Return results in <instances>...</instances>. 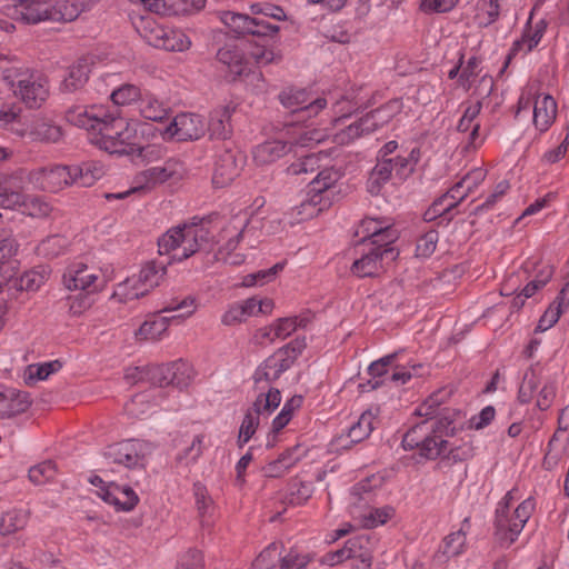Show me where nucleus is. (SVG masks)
I'll use <instances>...</instances> for the list:
<instances>
[{
    "mask_svg": "<svg viewBox=\"0 0 569 569\" xmlns=\"http://www.w3.org/2000/svg\"><path fill=\"white\" fill-rule=\"evenodd\" d=\"M66 120L78 128L97 132L93 142L109 153L126 154L150 161L160 156L157 146L140 147L128 142L131 130L120 111L108 110L103 106H72L67 109Z\"/></svg>",
    "mask_w": 569,
    "mask_h": 569,
    "instance_id": "f257e3e1",
    "label": "nucleus"
},
{
    "mask_svg": "<svg viewBox=\"0 0 569 569\" xmlns=\"http://www.w3.org/2000/svg\"><path fill=\"white\" fill-rule=\"evenodd\" d=\"M209 217H192L189 221L169 229L158 240L160 254H168L173 250L181 249L170 259L183 261L197 252L210 253L214 246V234L206 227Z\"/></svg>",
    "mask_w": 569,
    "mask_h": 569,
    "instance_id": "f03ea898",
    "label": "nucleus"
},
{
    "mask_svg": "<svg viewBox=\"0 0 569 569\" xmlns=\"http://www.w3.org/2000/svg\"><path fill=\"white\" fill-rule=\"evenodd\" d=\"M0 79L28 108L41 107L49 96L48 81L28 68L10 64L0 58Z\"/></svg>",
    "mask_w": 569,
    "mask_h": 569,
    "instance_id": "7ed1b4c3",
    "label": "nucleus"
},
{
    "mask_svg": "<svg viewBox=\"0 0 569 569\" xmlns=\"http://www.w3.org/2000/svg\"><path fill=\"white\" fill-rule=\"evenodd\" d=\"M306 347V338L297 337L279 348L256 369L252 377L256 387L261 389V392H264L266 387L268 389L271 388L270 383L279 379L284 371L291 368Z\"/></svg>",
    "mask_w": 569,
    "mask_h": 569,
    "instance_id": "20e7f679",
    "label": "nucleus"
},
{
    "mask_svg": "<svg viewBox=\"0 0 569 569\" xmlns=\"http://www.w3.org/2000/svg\"><path fill=\"white\" fill-rule=\"evenodd\" d=\"M281 393L277 388H269L267 392H260L252 407L249 408L243 417L239 429L237 443L242 448L256 433L260 425L261 417L270 416L280 405Z\"/></svg>",
    "mask_w": 569,
    "mask_h": 569,
    "instance_id": "39448f33",
    "label": "nucleus"
},
{
    "mask_svg": "<svg viewBox=\"0 0 569 569\" xmlns=\"http://www.w3.org/2000/svg\"><path fill=\"white\" fill-rule=\"evenodd\" d=\"M429 421L422 420L421 422L412 426L402 437V447L405 450H412L418 448L420 455L427 459H437L443 455L448 440H439L430 437Z\"/></svg>",
    "mask_w": 569,
    "mask_h": 569,
    "instance_id": "423d86ee",
    "label": "nucleus"
},
{
    "mask_svg": "<svg viewBox=\"0 0 569 569\" xmlns=\"http://www.w3.org/2000/svg\"><path fill=\"white\" fill-rule=\"evenodd\" d=\"M62 281L68 290L96 293L104 287V280L99 271L88 264L77 261L67 267Z\"/></svg>",
    "mask_w": 569,
    "mask_h": 569,
    "instance_id": "0eeeda50",
    "label": "nucleus"
},
{
    "mask_svg": "<svg viewBox=\"0 0 569 569\" xmlns=\"http://www.w3.org/2000/svg\"><path fill=\"white\" fill-rule=\"evenodd\" d=\"M279 100L299 121L317 116L327 106V100L323 98L309 100L308 93L303 89L284 90L279 94Z\"/></svg>",
    "mask_w": 569,
    "mask_h": 569,
    "instance_id": "6e6552de",
    "label": "nucleus"
},
{
    "mask_svg": "<svg viewBox=\"0 0 569 569\" xmlns=\"http://www.w3.org/2000/svg\"><path fill=\"white\" fill-rule=\"evenodd\" d=\"M171 259L167 262L150 261L146 263L139 272L137 281L128 279L121 287L127 290L132 282V291L126 292L129 298H140L146 296L151 289L159 286L160 281L167 273V266L171 263Z\"/></svg>",
    "mask_w": 569,
    "mask_h": 569,
    "instance_id": "1a4fd4ad",
    "label": "nucleus"
},
{
    "mask_svg": "<svg viewBox=\"0 0 569 569\" xmlns=\"http://www.w3.org/2000/svg\"><path fill=\"white\" fill-rule=\"evenodd\" d=\"M206 123L201 116L196 113H180L166 127L164 139L178 141L197 140L204 134Z\"/></svg>",
    "mask_w": 569,
    "mask_h": 569,
    "instance_id": "9d476101",
    "label": "nucleus"
},
{
    "mask_svg": "<svg viewBox=\"0 0 569 569\" xmlns=\"http://www.w3.org/2000/svg\"><path fill=\"white\" fill-rule=\"evenodd\" d=\"M280 28L277 24L269 23L264 19L252 18L249 36L256 38L253 48L250 51L251 57L259 64H267L273 60V52L268 49L269 40L273 38Z\"/></svg>",
    "mask_w": 569,
    "mask_h": 569,
    "instance_id": "9b49d317",
    "label": "nucleus"
},
{
    "mask_svg": "<svg viewBox=\"0 0 569 569\" xmlns=\"http://www.w3.org/2000/svg\"><path fill=\"white\" fill-rule=\"evenodd\" d=\"M103 456L111 463L134 468L142 463L143 443L134 439L117 442L107 447Z\"/></svg>",
    "mask_w": 569,
    "mask_h": 569,
    "instance_id": "f8f14e48",
    "label": "nucleus"
},
{
    "mask_svg": "<svg viewBox=\"0 0 569 569\" xmlns=\"http://www.w3.org/2000/svg\"><path fill=\"white\" fill-rule=\"evenodd\" d=\"M398 254L399 251L396 248L370 247L353 262L351 271L361 278L372 277L382 268L383 261H395Z\"/></svg>",
    "mask_w": 569,
    "mask_h": 569,
    "instance_id": "ddd939ff",
    "label": "nucleus"
},
{
    "mask_svg": "<svg viewBox=\"0 0 569 569\" xmlns=\"http://www.w3.org/2000/svg\"><path fill=\"white\" fill-rule=\"evenodd\" d=\"M260 228H262L261 218L258 214H251L250 217H247V214L233 217L224 228V232H234V236L230 237L226 244L218 250L214 254V259L219 260L223 253H231L247 233Z\"/></svg>",
    "mask_w": 569,
    "mask_h": 569,
    "instance_id": "4468645a",
    "label": "nucleus"
},
{
    "mask_svg": "<svg viewBox=\"0 0 569 569\" xmlns=\"http://www.w3.org/2000/svg\"><path fill=\"white\" fill-rule=\"evenodd\" d=\"M34 179L42 190L58 192L64 187L76 183L73 166L54 164L40 168Z\"/></svg>",
    "mask_w": 569,
    "mask_h": 569,
    "instance_id": "2eb2a0df",
    "label": "nucleus"
},
{
    "mask_svg": "<svg viewBox=\"0 0 569 569\" xmlns=\"http://www.w3.org/2000/svg\"><path fill=\"white\" fill-rule=\"evenodd\" d=\"M183 166L177 159H169L162 167H152L143 170L136 177L137 186L132 191L137 189H150L158 183L166 182L171 178H180L182 176Z\"/></svg>",
    "mask_w": 569,
    "mask_h": 569,
    "instance_id": "dca6fc26",
    "label": "nucleus"
},
{
    "mask_svg": "<svg viewBox=\"0 0 569 569\" xmlns=\"http://www.w3.org/2000/svg\"><path fill=\"white\" fill-rule=\"evenodd\" d=\"M231 142H224L221 151L216 154L212 182L222 188L229 184L239 173L236 153Z\"/></svg>",
    "mask_w": 569,
    "mask_h": 569,
    "instance_id": "f3484780",
    "label": "nucleus"
},
{
    "mask_svg": "<svg viewBox=\"0 0 569 569\" xmlns=\"http://www.w3.org/2000/svg\"><path fill=\"white\" fill-rule=\"evenodd\" d=\"M12 18L27 24L49 21L51 0H13Z\"/></svg>",
    "mask_w": 569,
    "mask_h": 569,
    "instance_id": "a211bd4d",
    "label": "nucleus"
},
{
    "mask_svg": "<svg viewBox=\"0 0 569 569\" xmlns=\"http://www.w3.org/2000/svg\"><path fill=\"white\" fill-rule=\"evenodd\" d=\"M216 57L217 61L224 67L226 77L230 81H236L239 77L246 74L248 63L242 50L237 44L226 43L218 50Z\"/></svg>",
    "mask_w": 569,
    "mask_h": 569,
    "instance_id": "6ab92c4d",
    "label": "nucleus"
},
{
    "mask_svg": "<svg viewBox=\"0 0 569 569\" xmlns=\"http://www.w3.org/2000/svg\"><path fill=\"white\" fill-rule=\"evenodd\" d=\"M99 497L120 511H131L139 502L138 495L129 486H120L114 482L102 487Z\"/></svg>",
    "mask_w": 569,
    "mask_h": 569,
    "instance_id": "aec40b11",
    "label": "nucleus"
},
{
    "mask_svg": "<svg viewBox=\"0 0 569 569\" xmlns=\"http://www.w3.org/2000/svg\"><path fill=\"white\" fill-rule=\"evenodd\" d=\"M30 405L27 392L0 386V419H10L23 413Z\"/></svg>",
    "mask_w": 569,
    "mask_h": 569,
    "instance_id": "412c9836",
    "label": "nucleus"
},
{
    "mask_svg": "<svg viewBox=\"0 0 569 569\" xmlns=\"http://www.w3.org/2000/svg\"><path fill=\"white\" fill-rule=\"evenodd\" d=\"M340 179V173L333 168H325L309 183V192L311 197L301 202L302 208L307 206H318L322 201L321 194L329 190Z\"/></svg>",
    "mask_w": 569,
    "mask_h": 569,
    "instance_id": "4be33fe9",
    "label": "nucleus"
},
{
    "mask_svg": "<svg viewBox=\"0 0 569 569\" xmlns=\"http://www.w3.org/2000/svg\"><path fill=\"white\" fill-rule=\"evenodd\" d=\"M397 358V353H390L370 363L368 373L373 378L387 379V381L397 386L405 385L411 379V372L405 368L389 373L388 367Z\"/></svg>",
    "mask_w": 569,
    "mask_h": 569,
    "instance_id": "5701e85b",
    "label": "nucleus"
},
{
    "mask_svg": "<svg viewBox=\"0 0 569 569\" xmlns=\"http://www.w3.org/2000/svg\"><path fill=\"white\" fill-rule=\"evenodd\" d=\"M292 142L282 140H271L254 147L253 160L259 166H267L276 162L278 159L290 152Z\"/></svg>",
    "mask_w": 569,
    "mask_h": 569,
    "instance_id": "b1692460",
    "label": "nucleus"
},
{
    "mask_svg": "<svg viewBox=\"0 0 569 569\" xmlns=\"http://www.w3.org/2000/svg\"><path fill=\"white\" fill-rule=\"evenodd\" d=\"M348 559H358L361 567L358 569H369L372 563L371 537L362 533L348 539L345 543Z\"/></svg>",
    "mask_w": 569,
    "mask_h": 569,
    "instance_id": "393cba45",
    "label": "nucleus"
},
{
    "mask_svg": "<svg viewBox=\"0 0 569 569\" xmlns=\"http://www.w3.org/2000/svg\"><path fill=\"white\" fill-rule=\"evenodd\" d=\"M233 110V108L224 106L214 109L210 113L208 131L211 139L222 140L223 143L227 142V140L230 138L232 133L230 119Z\"/></svg>",
    "mask_w": 569,
    "mask_h": 569,
    "instance_id": "a878e982",
    "label": "nucleus"
},
{
    "mask_svg": "<svg viewBox=\"0 0 569 569\" xmlns=\"http://www.w3.org/2000/svg\"><path fill=\"white\" fill-rule=\"evenodd\" d=\"M91 72L90 63L87 59H80L69 67L67 76L63 78L60 90L66 93L77 92L82 89L89 80Z\"/></svg>",
    "mask_w": 569,
    "mask_h": 569,
    "instance_id": "bb28decb",
    "label": "nucleus"
},
{
    "mask_svg": "<svg viewBox=\"0 0 569 569\" xmlns=\"http://www.w3.org/2000/svg\"><path fill=\"white\" fill-rule=\"evenodd\" d=\"M86 8L84 0H58L51 1L49 21L70 22L76 20Z\"/></svg>",
    "mask_w": 569,
    "mask_h": 569,
    "instance_id": "cd10ccee",
    "label": "nucleus"
},
{
    "mask_svg": "<svg viewBox=\"0 0 569 569\" xmlns=\"http://www.w3.org/2000/svg\"><path fill=\"white\" fill-rule=\"evenodd\" d=\"M392 172V160L377 159V163L372 168L367 180V191L372 196L379 194L382 186H385L391 179Z\"/></svg>",
    "mask_w": 569,
    "mask_h": 569,
    "instance_id": "c85d7f7f",
    "label": "nucleus"
},
{
    "mask_svg": "<svg viewBox=\"0 0 569 569\" xmlns=\"http://www.w3.org/2000/svg\"><path fill=\"white\" fill-rule=\"evenodd\" d=\"M466 533L460 529L445 537L440 549L435 555V561L445 563L450 558L459 556L463 551Z\"/></svg>",
    "mask_w": 569,
    "mask_h": 569,
    "instance_id": "c756f323",
    "label": "nucleus"
},
{
    "mask_svg": "<svg viewBox=\"0 0 569 569\" xmlns=\"http://www.w3.org/2000/svg\"><path fill=\"white\" fill-rule=\"evenodd\" d=\"M557 103L551 96L537 100L533 109V123L537 129L545 131L556 119Z\"/></svg>",
    "mask_w": 569,
    "mask_h": 569,
    "instance_id": "7c9ffc66",
    "label": "nucleus"
},
{
    "mask_svg": "<svg viewBox=\"0 0 569 569\" xmlns=\"http://www.w3.org/2000/svg\"><path fill=\"white\" fill-rule=\"evenodd\" d=\"M17 179L6 177L0 182V207L4 209H14L27 204V197L14 184Z\"/></svg>",
    "mask_w": 569,
    "mask_h": 569,
    "instance_id": "2f4dec72",
    "label": "nucleus"
},
{
    "mask_svg": "<svg viewBox=\"0 0 569 569\" xmlns=\"http://www.w3.org/2000/svg\"><path fill=\"white\" fill-rule=\"evenodd\" d=\"M139 110L143 118L160 122L168 116V109L150 92H142L139 100Z\"/></svg>",
    "mask_w": 569,
    "mask_h": 569,
    "instance_id": "473e14b6",
    "label": "nucleus"
},
{
    "mask_svg": "<svg viewBox=\"0 0 569 569\" xmlns=\"http://www.w3.org/2000/svg\"><path fill=\"white\" fill-rule=\"evenodd\" d=\"M476 9V23L480 28H487L499 19L500 0H478Z\"/></svg>",
    "mask_w": 569,
    "mask_h": 569,
    "instance_id": "72a5a7b5",
    "label": "nucleus"
},
{
    "mask_svg": "<svg viewBox=\"0 0 569 569\" xmlns=\"http://www.w3.org/2000/svg\"><path fill=\"white\" fill-rule=\"evenodd\" d=\"M375 419L376 417L370 410L362 412L358 421L352 423L348 430L347 437L350 439V442L359 443L367 439L375 429Z\"/></svg>",
    "mask_w": 569,
    "mask_h": 569,
    "instance_id": "f704fd0d",
    "label": "nucleus"
},
{
    "mask_svg": "<svg viewBox=\"0 0 569 569\" xmlns=\"http://www.w3.org/2000/svg\"><path fill=\"white\" fill-rule=\"evenodd\" d=\"M103 167L100 163L90 161L80 166H73L76 183L81 187H90L103 176Z\"/></svg>",
    "mask_w": 569,
    "mask_h": 569,
    "instance_id": "c9c22d12",
    "label": "nucleus"
},
{
    "mask_svg": "<svg viewBox=\"0 0 569 569\" xmlns=\"http://www.w3.org/2000/svg\"><path fill=\"white\" fill-rule=\"evenodd\" d=\"M566 300V288H562L556 300L549 306V308L545 311V313L539 319V322L536 327V332H543L550 329L558 320L562 312V307Z\"/></svg>",
    "mask_w": 569,
    "mask_h": 569,
    "instance_id": "e433bc0d",
    "label": "nucleus"
},
{
    "mask_svg": "<svg viewBox=\"0 0 569 569\" xmlns=\"http://www.w3.org/2000/svg\"><path fill=\"white\" fill-rule=\"evenodd\" d=\"M220 20L238 37L249 36L252 17L232 11H223L220 14Z\"/></svg>",
    "mask_w": 569,
    "mask_h": 569,
    "instance_id": "4c0bfd02",
    "label": "nucleus"
},
{
    "mask_svg": "<svg viewBox=\"0 0 569 569\" xmlns=\"http://www.w3.org/2000/svg\"><path fill=\"white\" fill-rule=\"evenodd\" d=\"M167 365L170 372V386L177 387L179 389L188 387L193 377L192 367L183 360H177Z\"/></svg>",
    "mask_w": 569,
    "mask_h": 569,
    "instance_id": "58836bf2",
    "label": "nucleus"
},
{
    "mask_svg": "<svg viewBox=\"0 0 569 569\" xmlns=\"http://www.w3.org/2000/svg\"><path fill=\"white\" fill-rule=\"evenodd\" d=\"M28 522V512L13 509L2 515L0 519V533L7 536L23 529Z\"/></svg>",
    "mask_w": 569,
    "mask_h": 569,
    "instance_id": "ea45409f",
    "label": "nucleus"
},
{
    "mask_svg": "<svg viewBox=\"0 0 569 569\" xmlns=\"http://www.w3.org/2000/svg\"><path fill=\"white\" fill-rule=\"evenodd\" d=\"M30 136L32 140L36 141L56 143L61 139L62 131L59 126L46 121H38L33 124Z\"/></svg>",
    "mask_w": 569,
    "mask_h": 569,
    "instance_id": "a19ab883",
    "label": "nucleus"
},
{
    "mask_svg": "<svg viewBox=\"0 0 569 569\" xmlns=\"http://www.w3.org/2000/svg\"><path fill=\"white\" fill-rule=\"evenodd\" d=\"M535 508L533 501L531 499H527L522 501L515 510L513 512V521H512V528H511V538H508V546L515 542L518 535L523 529L526 522L531 516V512Z\"/></svg>",
    "mask_w": 569,
    "mask_h": 569,
    "instance_id": "79ce46f5",
    "label": "nucleus"
},
{
    "mask_svg": "<svg viewBox=\"0 0 569 569\" xmlns=\"http://www.w3.org/2000/svg\"><path fill=\"white\" fill-rule=\"evenodd\" d=\"M313 490L312 482L295 479L289 485L286 501L293 506L303 505L312 496Z\"/></svg>",
    "mask_w": 569,
    "mask_h": 569,
    "instance_id": "37998d69",
    "label": "nucleus"
},
{
    "mask_svg": "<svg viewBox=\"0 0 569 569\" xmlns=\"http://www.w3.org/2000/svg\"><path fill=\"white\" fill-rule=\"evenodd\" d=\"M443 459H448L453 463L466 461L473 457V447L470 441H453L449 442L443 455L440 456Z\"/></svg>",
    "mask_w": 569,
    "mask_h": 569,
    "instance_id": "c03bdc74",
    "label": "nucleus"
},
{
    "mask_svg": "<svg viewBox=\"0 0 569 569\" xmlns=\"http://www.w3.org/2000/svg\"><path fill=\"white\" fill-rule=\"evenodd\" d=\"M284 268V262H278L269 269L259 270L253 273H249L242 279V287H254L263 286L277 277V274Z\"/></svg>",
    "mask_w": 569,
    "mask_h": 569,
    "instance_id": "a18cd8bd",
    "label": "nucleus"
},
{
    "mask_svg": "<svg viewBox=\"0 0 569 569\" xmlns=\"http://www.w3.org/2000/svg\"><path fill=\"white\" fill-rule=\"evenodd\" d=\"M388 222L380 219L375 218H365L361 220L359 229L357 230L356 234H362V238L360 240L361 243H366L369 241V243L372 241V239H379V234H383V227Z\"/></svg>",
    "mask_w": 569,
    "mask_h": 569,
    "instance_id": "49530a36",
    "label": "nucleus"
},
{
    "mask_svg": "<svg viewBox=\"0 0 569 569\" xmlns=\"http://www.w3.org/2000/svg\"><path fill=\"white\" fill-rule=\"evenodd\" d=\"M540 383L538 373L533 368H529L522 378V382L518 391V400L521 403H529L533 398L537 387Z\"/></svg>",
    "mask_w": 569,
    "mask_h": 569,
    "instance_id": "de8ad7c7",
    "label": "nucleus"
},
{
    "mask_svg": "<svg viewBox=\"0 0 569 569\" xmlns=\"http://www.w3.org/2000/svg\"><path fill=\"white\" fill-rule=\"evenodd\" d=\"M486 178V171L482 168H475L461 178L456 184L455 190L463 189L459 200H463L471 193Z\"/></svg>",
    "mask_w": 569,
    "mask_h": 569,
    "instance_id": "09e8293b",
    "label": "nucleus"
},
{
    "mask_svg": "<svg viewBox=\"0 0 569 569\" xmlns=\"http://www.w3.org/2000/svg\"><path fill=\"white\" fill-rule=\"evenodd\" d=\"M57 473V467L53 461L47 460L29 469L28 477L34 485H43L53 480Z\"/></svg>",
    "mask_w": 569,
    "mask_h": 569,
    "instance_id": "8fccbe9b",
    "label": "nucleus"
},
{
    "mask_svg": "<svg viewBox=\"0 0 569 569\" xmlns=\"http://www.w3.org/2000/svg\"><path fill=\"white\" fill-rule=\"evenodd\" d=\"M141 94L142 91L139 87L131 83H124L114 89L111 92L110 98L116 106H126L140 100Z\"/></svg>",
    "mask_w": 569,
    "mask_h": 569,
    "instance_id": "3c124183",
    "label": "nucleus"
},
{
    "mask_svg": "<svg viewBox=\"0 0 569 569\" xmlns=\"http://www.w3.org/2000/svg\"><path fill=\"white\" fill-rule=\"evenodd\" d=\"M419 152L413 149L408 156H397L392 158L393 172L399 179L409 177L418 162Z\"/></svg>",
    "mask_w": 569,
    "mask_h": 569,
    "instance_id": "603ef678",
    "label": "nucleus"
},
{
    "mask_svg": "<svg viewBox=\"0 0 569 569\" xmlns=\"http://www.w3.org/2000/svg\"><path fill=\"white\" fill-rule=\"evenodd\" d=\"M61 368L62 362L60 360H52L49 362L29 366L27 382L30 383L31 381L36 380H44L50 375L58 372Z\"/></svg>",
    "mask_w": 569,
    "mask_h": 569,
    "instance_id": "864d4df0",
    "label": "nucleus"
},
{
    "mask_svg": "<svg viewBox=\"0 0 569 569\" xmlns=\"http://www.w3.org/2000/svg\"><path fill=\"white\" fill-rule=\"evenodd\" d=\"M427 420L429 421V433L431 438L446 440L445 437L453 436L456 428L447 416Z\"/></svg>",
    "mask_w": 569,
    "mask_h": 569,
    "instance_id": "5fc2aeb1",
    "label": "nucleus"
},
{
    "mask_svg": "<svg viewBox=\"0 0 569 569\" xmlns=\"http://www.w3.org/2000/svg\"><path fill=\"white\" fill-rule=\"evenodd\" d=\"M481 60L478 57H471L468 59L466 66L459 74L458 83L465 91H469L479 76V64Z\"/></svg>",
    "mask_w": 569,
    "mask_h": 569,
    "instance_id": "6e6d98bb",
    "label": "nucleus"
},
{
    "mask_svg": "<svg viewBox=\"0 0 569 569\" xmlns=\"http://www.w3.org/2000/svg\"><path fill=\"white\" fill-rule=\"evenodd\" d=\"M513 518H509L508 511L505 510V507H498L496 510V536L501 542L508 545V538H511V528H512Z\"/></svg>",
    "mask_w": 569,
    "mask_h": 569,
    "instance_id": "4d7b16f0",
    "label": "nucleus"
},
{
    "mask_svg": "<svg viewBox=\"0 0 569 569\" xmlns=\"http://www.w3.org/2000/svg\"><path fill=\"white\" fill-rule=\"evenodd\" d=\"M191 46L190 39L180 30L170 32V38L166 41L158 42L156 40V48L163 49L167 51H184Z\"/></svg>",
    "mask_w": 569,
    "mask_h": 569,
    "instance_id": "13d9d810",
    "label": "nucleus"
},
{
    "mask_svg": "<svg viewBox=\"0 0 569 569\" xmlns=\"http://www.w3.org/2000/svg\"><path fill=\"white\" fill-rule=\"evenodd\" d=\"M320 168L319 157L316 153L302 156L298 161L292 162L288 168V173L298 176L301 173L315 172Z\"/></svg>",
    "mask_w": 569,
    "mask_h": 569,
    "instance_id": "bf43d9fd",
    "label": "nucleus"
},
{
    "mask_svg": "<svg viewBox=\"0 0 569 569\" xmlns=\"http://www.w3.org/2000/svg\"><path fill=\"white\" fill-rule=\"evenodd\" d=\"M93 293L82 292L67 298L68 310L72 316H80L93 303Z\"/></svg>",
    "mask_w": 569,
    "mask_h": 569,
    "instance_id": "052dcab7",
    "label": "nucleus"
},
{
    "mask_svg": "<svg viewBox=\"0 0 569 569\" xmlns=\"http://www.w3.org/2000/svg\"><path fill=\"white\" fill-rule=\"evenodd\" d=\"M168 322V317H161L153 321H144L139 328V335L143 336L144 339H159L160 336L167 330Z\"/></svg>",
    "mask_w": 569,
    "mask_h": 569,
    "instance_id": "680f3d73",
    "label": "nucleus"
},
{
    "mask_svg": "<svg viewBox=\"0 0 569 569\" xmlns=\"http://www.w3.org/2000/svg\"><path fill=\"white\" fill-rule=\"evenodd\" d=\"M278 552V545L276 542L270 543L264 548L252 562L253 569H272L276 566Z\"/></svg>",
    "mask_w": 569,
    "mask_h": 569,
    "instance_id": "e2e57ef3",
    "label": "nucleus"
},
{
    "mask_svg": "<svg viewBox=\"0 0 569 569\" xmlns=\"http://www.w3.org/2000/svg\"><path fill=\"white\" fill-rule=\"evenodd\" d=\"M400 111V103L397 100L389 101L379 108L371 110L373 120L377 121L379 127H382L391 121V119Z\"/></svg>",
    "mask_w": 569,
    "mask_h": 569,
    "instance_id": "0e129e2a",
    "label": "nucleus"
},
{
    "mask_svg": "<svg viewBox=\"0 0 569 569\" xmlns=\"http://www.w3.org/2000/svg\"><path fill=\"white\" fill-rule=\"evenodd\" d=\"M312 560L313 556L310 553L300 555L291 550L280 559V567L281 569H306Z\"/></svg>",
    "mask_w": 569,
    "mask_h": 569,
    "instance_id": "69168bd1",
    "label": "nucleus"
},
{
    "mask_svg": "<svg viewBox=\"0 0 569 569\" xmlns=\"http://www.w3.org/2000/svg\"><path fill=\"white\" fill-rule=\"evenodd\" d=\"M438 240H439V234L436 230L427 231L417 241V247H416L417 256L425 257V258L431 256L436 250Z\"/></svg>",
    "mask_w": 569,
    "mask_h": 569,
    "instance_id": "338daca9",
    "label": "nucleus"
},
{
    "mask_svg": "<svg viewBox=\"0 0 569 569\" xmlns=\"http://www.w3.org/2000/svg\"><path fill=\"white\" fill-rule=\"evenodd\" d=\"M393 516L395 509L390 506L372 509L369 511L368 516L365 517V526L367 528H375L385 525Z\"/></svg>",
    "mask_w": 569,
    "mask_h": 569,
    "instance_id": "774afa93",
    "label": "nucleus"
}]
</instances>
